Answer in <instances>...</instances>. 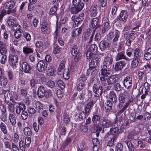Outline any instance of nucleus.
I'll list each match as a JSON object with an SVG mask.
<instances>
[{"mask_svg": "<svg viewBox=\"0 0 151 151\" xmlns=\"http://www.w3.org/2000/svg\"><path fill=\"white\" fill-rule=\"evenodd\" d=\"M112 62L113 58L111 55H108L104 58L102 66L101 67V72L99 75L100 80L101 81L106 80L111 75V71L110 68Z\"/></svg>", "mask_w": 151, "mask_h": 151, "instance_id": "nucleus-1", "label": "nucleus"}, {"mask_svg": "<svg viewBox=\"0 0 151 151\" xmlns=\"http://www.w3.org/2000/svg\"><path fill=\"white\" fill-rule=\"evenodd\" d=\"M119 133V128L117 127L110 128V131L106 134L104 137L105 141L109 142V145H113L114 141L117 139Z\"/></svg>", "mask_w": 151, "mask_h": 151, "instance_id": "nucleus-2", "label": "nucleus"}, {"mask_svg": "<svg viewBox=\"0 0 151 151\" xmlns=\"http://www.w3.org/2000/svg\"><path fill=\"white\" fill-rule=\"evenodd\" d=\"M98 48L95 44L91 45L88 49L86 54V57L88 59H91L93 55H95L97 52Z\"/></svg>", "mask_w": 151, "mask_h": 151, "instance_id": "nucleus-3", "label": "nucleus"}, {"mask_svg": "<svg viewBox=\"0 0 151 151\" xmlns=\"http://www.w3.org/2000/svg\"><path fill=\"white\" fill-rule=\"evenodd\" d=\"M71 54L73 56H75L74 60L76 62L78 61L81 56V51L76 45H74L72 47Z\"/></svg>", "mask_w": 151, "mask_h": 151, "instance_id": "nucleus-4", "label": "nucleus"}, {"mask_svg": "<svg viewBox=\"0 0 151 151\" xmlns=\"http://www.w3.org/2000/svg\"><path fill=\"white\" fill-rule=\"evenodd\" d=\"M119 32L117 30L110 32L107 35V38L109 40H112L113 42H116L118 40Z\"/></svg>", "mask_w": 151, "mask_h": 151, "instance_id": "nucleus-5", "label": "nucleus"}, {"mask_svg": "<svg viewBox=\"0 0 151 151\" xmlns=\"http://www.w3.org/2000/svg\"><path fill=\"white\" fill-rule=\"evenodd\" d=\"M132 78L129 76L126 77L124 79L123 85L124 88L127 90L132 88Z\"/></svg>", "mask_w": 151, "mask_h": 151, "instance_id": "nucleus-6", "label": "nucleus"}, {"mask_svg": "<svg viewBox=\"0 0 151 151\" xmlns=\"http://www.w3.org/2000/svg\"><path fill=\"white\" fill-rule=\"evenodd\" d=\"M93 106V101L91 98H89L87 104L85 106L84 109L86 114H88Z\"/></svg>", "mask_w": 151, "mask_h": 151, "instance_id": "nucleus-7", "label": "nucleus"}, {"mask_svg": "<svg viewBox=\"0 0 151 151\" xmlns=\"http://www.w3.org/2000/svg\"><path fill=\"white\" fill-rule=\"evenodd\" d=\"M103 88L102 86H98L97 85L95 84L93 87V91L94 93V95L96 97H99L100 96L102 93Z\"/></svg>", "mask_w": 151, "mask_h": 151, "instance_id": "nucleus-8", "label": "nucleus"}, {"mask_svg": "<svg viewBox=\"0 0 151 151\" xmlns=\"http://www.w3.org/2000/svg\"><path fill=\"white\" fill-rule=\"evenodd\" d=\"M47 65L46 63L43 60H40L37 64V68L39 71L43 72L47 69Z\"/></svg>", "mask_w": 151, "mask_h": 151, "instance_id": "nucleus-9", "label": "nucleus"}, {"mask_svg": "<svg viewBox=\"0 0 151 151\" xmlns=\"http://www.w3.org/2000/svg\"><path fill=\"white\" fill-rule=\"evenodd\" d=\"M18 57L16 55H12L9 57V63L14 68H15L17 67L16 64L18 62Z\"/></svg>", "mask_w": 151, "mask_h": 151, "instance_id": "nucleus-10", "label": "nucleus"}, {"mask_svg": "<svg viewBox=\"0 0 151 151\" xmlns=\"http://www.w3.org/2000/svg\"><path fill=\"white\" fill-rule=\"evenodd\" d=\"M84 15L83 14H81V15L78 16H73L71 17L72 21L73 22V25L75 26H77L79 23L82 22L84 19Z\"/></svg>", "mask_w": 151, "mask_h": 151, "instance_id": "nucleus-11", "label": "nucleus"}, {"mask_svg": "<svg viewBox=\"0 0 151 151\" xmlns=\"http://www.w3.org/2000/svg\"><path fill=\"white\" fill-rule=\"evenodd\" d=\"M110 44V42L109 40H103L100 42V48L102 51H104L107 48L109 47Z\"/></svg>", "mask_w": 151, "mask_h": 151, "instance_id": "nucleus-12", "label": "nucleus"}, {"mask_svg": "<svg viewBox=\"0 0 151 151\" xmlns=\"http://www.w3.org/2000/svg\"><path fill=\"white\" fill-rule=\"evenodd\" d=\"M4 93V96L6 101V103L7 101L9 102V100L12 101V95L10 92L8 91H6L5 90H4L1 88H0V94Z\"/></svg>", "mask_w": 151, "mask_h": 151, "instance_id": "nucleus-13", "label": "nucleus"}, {"mask_svg": "<svg viewBox=\"0 0 151 151\" xmlns=\"http://www.w3.org/2000/svg\"><path fill=\"white\" fill-rule=\"evenodd\" d=\"M22 68L23 71L26 73H29L32 69V68L26 62H23L21 64Z\"/></svg>", "mask_w": 151, "mask_h": 151, "instance_id": "nucleus-14", "label": "nucleus"}, {"mask_svg": "<svg viewBox=\"0 0 151 151\" xmlns=\"http://www.w3.org/2000/svg\"><path fill=\"white\" fill-rule=\"evenodd\" d=\"M99 19L98 17L94 18L91 19L90 26L92 29H96L100 27V25L98 24Z\"/></svg>", "mask_w": 151, "mask_h": 151, "instance_id": "nucleus-15", "label": "nucleus"}, {"mask_svg": "<svg viewBox=\"0 0 151 151\" xmlns=\"http://www.w3.org/2000/svg\"><path fill=\"white\" fill-rule=\"evenodd\" d=\"M101 125L103 129L107 128L111 126L112 123L110 120L107 119H104L103 120L102 122L101 123Z\"/></svg>", "mask_w": 151, "mask_h": 151, "instance_id": "nucleus-16", "label": "nucleus"}, {"mask_svg": "<svg viewBox=\"0 0 151 151\" xmlns=\"http://www.w3.org/2000/svg\"><path fill=\"white\" fill-rule=\"evenodd\" d=\"M37 95L40 98H42L45 95L46 89L45 87L42 86H40L37 90Z\"/></svg>", "mask_w": 151, "mask_h": 151, "instance_id": "nucleus-17", "label": "nucleus"}, {"mask_svg": "<svg viewBox=\"0 0 151 151\" xmlns=\"http://www.w3.org/2000/svg\"><path fill=\"white\" fill-rule=\"evenodd\" d=\"M128 14L127 12L124 10L121 11L119 15V19L123 22H126L127 19Z\"/></svg>", "mask_w": 151, "mask_h": 151, "instance_id": "nucleus-18", "label": "nucleus"}, {"mask_svg": "<svg viewBox=\"0 0 151 151\" xmlns=\"http://www.w3.org/2000/svg\"><path fill=\"white\" fill-rule=\"evenodd\" d=\"M133 54L134 58L138 60H141L142 59V55L140 50L138 48H136L134 50Z\"/></svg>", "mask_w": 151, "mask_h": 151, "instance_id": "nucleus-19", "label": "nucleus"}, {"mask_svg": "<svg viewBox=\"0 0 151 151\" xmlns=\"http://www.w3.org/2000/svg\"><path fill=\"white\" fill-rule=\"evenodd\" d=\"M98 63L97 58H93L89 63L90 67L92 68V69H91V70H93V71H94L95 67L97 65Z\"/></svg>", "mask_w": 151, "mask_h": 151, "instance_id": "nucleus-20", "label": "nucleus"}, {"mask_svg": "<svg viewBox=\"0 0 151 151\" xmlns=\"http://www.w3.org/2000/svg\"><path fill=\"white\" fill-rule=\"evenodd\" d=\"M112 102L110 100H107L105 105L106 111L107 113H109L112 109Z\"/></svg>", "mask_w": 151, "mask_h": 151, "instance_id": "nucleus-21", "label": "nucleus"}, {"mask_svg": "<svg viewBox=\"0 0 151 151\" xmlns=\"http://www.w3.org/2000/svg\"><path fill=\"white\" fill-rule=\"evenodd\" d=\"M118 78L114 75L109 76L107 78V81L109 84H114L117 82Z\"/></svg>", "mask_w": 151, "mask_h": 151, "instance_id": "nucleus-22", "label": "nucleus"}, {"mask_svg": "<svg viewBox=\"0 0 151 151\" xmlns=\"http://www.w3.org/2000/svg\"><path fill=\"white\" fill-rule=\"evenodd\" d=\"M26 109L25 105L22 103H19L18 106L16 107V112L17 114H19L22 110L24 111Z\"/></svg>", "mask_w": 151, "mask_h": 151, "instance_id": "nucleus-23", "label": "nucleus"}, {"mask_svg": "<svg viewBox=\"0 0 151 151\" xmlns=\"http://www.w3.org/2000/svg\"><path fill=\"white\" fill-rule=\"evenodd\" d=\"M109 98L110 99L111 101L114 104H115L117 101V99L116 93L113 91H110L108 95Z\"/></svg>", "mask_w": 151, "mask_h": 151, "instance_id": "nucleus-24", "label": "nucleus"}, {"mask_svg": "<svg viewBox=\"0 0 151 151\" xmlns=\"http://www.w3.org/2000/svg\"><path fill=\"white\" fill-rule=\"evenodd\" d=\"M125 65V64L124 62L121 61L118 62L115 65V69L117 71L121 70Z\"/></svg>", "mask_w": 151, "mask_h": 151, "instance_id": "nucleus-25", "label": "nucleus"}, {"mask_svg": "<svg viewBox=\"0 0 151 151\" xmlns=\"http://www.w3.org/2000/svg\"><path fill=\"white\" fill-rule=\"evenodd\" d=\"M97 5L92 6L90 9V13L91 16L92 17H95L98 13V9Z\"/></svg>", "mask_w": 151, "mask_h": 151, "instance_id": "nucleus-26", "label": "nucleus"}, {"mask_svg": "<svg viewBox=\"0 0 151 151\" xmlns=\"http://www.w3.org/2000/svg\"><path fill=\"white\" fill-rule=\"evenodd\" d=\"M6 45L3 42L0 41V52L2 55H6L7 50L6 48Z\"/></svg>", "mask_w": 151, "mask_h": 151, "instance_id": "nucleus-27", "label": "nucleus"}, {"mask_svg": "<svg viewBox=\"0 0 151 151\" xmlns=\"http://www.w3.org/2000/svg\"><path fill=\"white\" fill-rule=\"evenodd\" d=\"M127 93V91H124L123 93H120L119 95L118 100L119 102L121 103H124L125 102L126 99L125 96Z\"/></svg>", "mask_w": 151, "mask_h": 151, "instance_id": "nucleus-28", "label": "nucleus"}, {"mask_svg": "<svg viewBox=\"0 0 151 151\" xmlns=\"http://www.w3.org/2000/svg\"><path fill=\"white\" fill-rule=\"evenodd\" d=\"M81 1L82 0H73V4L74 6L79 7L80 9H82L84 5Z\"/></svg>", "mask_w": 151, "mask_h": 151, "instance_id": "nucleus-29", "label": "nucleus"}, {"mask_svg": "<svg viewBox=\"0 0 151 151\" xmlns=\"http://www.w3.org/2000/svg\"><path fill=\"white\" fill-rule=\"evenodd\" d=\"M133 100V99L132 98L130 99L129 100L128 102L125 103V105H124L122 109L119 110L117 113L119 114H120L122 113L127 108L129 103L132 101Z\"/></svg>", "mask_w": 151, "mask_h": 151, "instance_id": "nucleus-30", "label": "nucleus"}, {"mask_svg": "<svg viewBox=\"0 0 151 151\" xmlns=\"http://www.w3.org/2000/svg\"><path fill=\"white\" fill-rule=\"evenodd\" d=\"M127 59L128 58L125 57L122 52H119L115 57V59L116 61L122 59L127 60Z\"/></svg>", "mask_w": 151, "mask_h": 151, "instance_id": "nucleus-31", "label": "nucleus"}, {"mask_svg": "<svg viewBox=\"0 0 151 151\" xmlns=\"http://www.w3.org/2000/svg\"><path fill=\"white\" fill-rule=\"evenodd\" d=\"M82 29L80 28L74 29L72 32V36L73 37H76L80 35Z\"/></svg>", "mask_w": 151, "mask_h": 151, "instance_id": "nucleus-32", "label": "nucleus"}, {"mask_svg": "<svg viewBox=\"0 0 151 151\" xmlns=\"http://www.w3.org/2000/svg\"><path fill=\"white\" fill-rule=\"evenodd\" d=\"M35 108L36 111L40 112L43 109V105L40 102L37 101L35 104Z\"/></svg>", "mask_w": 151, "mask_h": 151, "instance_id": "nucleus-33", "label": "nucleus"}, {"mask_svg": "<svg viewBox=\"0 0 151 151\" xmlns=\"http://www.w3.org/2000/svg\"><path fill=\"white\" fill-rule=\"evenodd\" d=\"M15 2L12 0L6 2L5 5L6 9H12L15 5Z\"/></svg>", "mask_w": 151, "mask_h": 151, "instance_id": "nucleus-34", "label": "nucleus"}, {"mask_svg": "<svg viewBox=\"0 0 151 151\" xmlns=\"http://www.w3.org/2000/svg\"><path fill=\"white\" fill-rule=\"evenodd\" d=\"M144 58L147 60L151 58V48H149L144 54Z\"/></svg>", "mask_w": 151, "mask_h": 151, "instance_id": "nucleus-35", "label": "nucleus"}, {"mask_svg": "<svg viewBox=\"0 0 151 151\" xmlns=\"http://www.w3.org/2000/svg\"><path fill=\"white\" fill-rule=\"evenodd\" d=\"M8 82L6 78L4 76H2L0 78V85L4 86L6 85Z\"/></svg>", "mask_w": 151, "mask_h": 151, "instance_id": "nucleus-36", "label": "nucleus"}, {"mask_svg": "<svg viewBox=\"0 0 151 151\" xmlns=\"http://www.w3.org/2000/svg\"><path fill=\"white\" fill-rule=\"evenodd\" d=\"M9 117L12 124L13 126L15 125L16 124V120L15 116L12 114H9Z\"/></svg>", "mask_w": 151, "mask_h": 151, "instance_id": "nucleus-37", "label": "nucleus"}, {"mask_svg": "<svg viewBox=\"0 0 151 151\" xmlns=\"http://www.w3.org/2000/svg\"><path fill=\"white\" fill-rule=\"evenodd\" d=\"M82 9H80L79 7L78 6H74V7H71L69 8L68 11H70L71 12L73 13H77Z\"/></svg>", "mask_w": 151, "mask_h": 151, "instance_id": "nucleus-38", "label": "nucleus"}, {"mask_svg": "<svg viewBox=\"0 0 151 151\" xmlns=\"http://www.w3.org/2000/svg\"><path fill=\"white\" fill-rule=\"evenodd\" d=\"M6 103L8 105V111L11 113L14 112V104L9 101H7Z\"/></svg>", "mask_w": 151, "mask_h": 151, "instance_id": "nucleus-39", "label": "nucleus"}, {"mask_svg": "<svg viewBox=\"0 0 151 151\" xmlns=\"http://www.w3.org/2000/svg\"><path fill=\"white\" fill-rule=\"evenodd\" d=\"M24 134L27 136H31L32 135V132L30 129L28 127H26L24 129Z\"/></svg>", "mask_w": 151, "mask_h": 151, "instance_id": "nucleus-40", "label": "nucleus"}, {"mask_svg": "<svg viewBox=\"0 0 151 151\" xmlns=\"http://www.w3.org/2000/svg\"><path fill=\"white\" fill-rule=\"evenodd\" d=\"M24 53L25 54L33 52V50L31 48L27 47H24L23 48Z\"/></svg>", "mask_w": 151, "mask_h": 151, "instance_id": "nucleus-41", "label": "nucleus"}, {"mask_svg": "<svg viewBox=\"0 0 151 151\" xmlns=\"http://www.w3.org/2000/svg\"><path fill=\"white\" fill-rule=\"evenodd\" d=\"M0 127L2 131L5 134H6L7 131L6 129V127L5 124L3 122L0 123Z\"/></svg>", "mask_w": 151, "mask_h": 151, "instance_id": "nucleus-42", "label": "nucleus"}, {"mask_svg": "<svg viewBox=\"0 0 151 151\" xmlns=\"http://www.w3.org/2000/svg\"><path fill=\"white\" fill-rule=\"evenodd\" d=\"M26 144L23 140L20 141L19 142V149L22 151H25Z\"/></svg>", "mask_w": 151, "mask_h": 151, "instance_id": "nucleus-43", "label": "nucleus"}, {"mask_svg": "<svg viewBox=\"0 0 151 151\" xmlns=\"http://www.w3.org/2000/svg\"><path fill=\"white\" fill-rule=\"evenodd\" d=\"M38 84L37 80L32 78L30 81V86L31 87H34L36 86Z\"/></svg>", "mask_w": 151, "mask_h": 151, "instance_id": "nucleus-44", "label": "nucleus"}, {"mask_svg": "<svg viewBox=\"0 0 151 151\" xmlns=\"http://www.w3.org/2000/svg\"><path fill=\"white\" fill-rule=\"evenodd\" d=\"M36 46L38 48H39V51L41 52H42L44 50H43L42 48L43 46V43L40 41H38L36 43Z\"/></svg>", "mask_w": 151, "mask_h": 151, "instance_id": "nucleus-45", "label": "nucleus"}, {"mask_svg": "<svg viewBox=\"0 0 151 151\" xmlns=\"http://www.w3.org/2000/svg\"><path fill=\"white\" fill-rule=\"evenodd\" d=\"M47 72L46 75L47 76H53L54 73V70L53 68L52 67H49Z\"/></svg>", "mask_w": 151, "mask_h": 151, "instance_id": "nucleus-46", "label": "nucleus"}, {"mask_svg": "<svg viewBox=\"0 0 151 151\" xmlns=\"http://www.w3.org/2000/svg\"><path fill=\"white\" fill-rule=\"evenodd\" d=\"M49 28L48 24L46 23H44L41 27L42 31L43 32H45L48 30Z\"/></svg>", "mask_w": 151, "mask_h": 151, "instance_id": "nucleus-47", "label": "nucleus"}, {"mask_svg": "<svg viewBox=\"0 0 151 151\" xmlns=\"http://www.w3.org/2000/svg\"><path fill=\"white\" fill-rule=\"evenodd\" d=\"M126 144L129 151H134V147L132 142L129 141H128L126 142Z\"/></svg>", "mask_w": 151, "mask_h": 151, "instance_id": "nucleus-48", "label": "nucleus"}, {"mask_svg": "<svg viewBox=\"0 0 151 151\" xmlns=\"http://www.w3.org/2000/svg\"><path fill=\"white\" fill-rule=\"evenodd\" d=\"M58 7V4H54L53 7H52L50 10V13L52 15L54 14L57 10V8Z\"/></svg>", "mask_w": 151, "mask_h": 151, "instance_id": "nucleus-49", "label": "nucleus"}, {"mask_svg": "<svg viewBox=\"0 0 151 151\" xmlns=\"http://www.w3.org/2000/svg\"><path fill=\"white\" fill-rule=\"evenodd\" d=\"M140 60L134 58L133 60L132 61L131 66L132 67V68H134L137 67L138 65L139 61Z\"/></svg>", "mask_w": 151, "mask_h": 151, "instance_id": "nucleus-50", "label": "nucleus"}, {"mask_svg": "<svg viewBox=\"0 0 151 151\" xmlns=\"http://www.w3.org/2000/svg\"><path fill=\"white\" fill-rule=\"evenodd\" d=\"M57 83L58 86L61 89H63L65 86V84L64 83L63 81L61 80H59L57 82Z\"/></svg>", "mask_w": 151, "mask_h": 151, "instance_id": "nucleus-51", "label": "nucleus"}, {"mask_svg": "<svg viewBox=\"0 0 151 151\" xmlns=\"http://www.w3.org/2000/svg\"><path fill=\"white\" fill-rule=\"evenodd\" d=\"M21 117L22 119L24 120L27 119L28 117V114L27 112L24 110L22 111L21 114Z\"/></svg>", "mask_w": 151, "mask_h": 151, "instance_id": "nucleus-52", "label": "nucleus"}, {"mask_svg": "<svg viewBox=\"0 0 151 151\" xmlns=\"http://www.w3.org/2000/svg\"><path fill=\"white\" fill-rule=\"evenodd\" d=\"M114 88L116 91H119L121 90L122 86L119 83H117L115 84Z\"/></svg>", "mask_w": 151, "mask_h": 151, "instance_id": "nucleus-53", "label": "nucleus"}, {"mask_svg": "<svg viewBox=\"0 0 151 151\" xmlns=\"http://www.w3.org/2000/svg\"><path fill=\"white\" fill-rule=\"evenodd\" d=\"M47 86L50 88H53L55 85V82L52 81H49L47 83Z\"/></svg>", "mask_w": 151, "mask_h": 151, "instance_id": "nucleus-54", "label": "nucleus"}, {"mask_svg": "<svg viewBox=\"0 0 151 151\" xmlns=\"http://www.w3.org/2000/svg\"><path fill=\"white\" fill-rule=\"evenodd\" d=\"M20 26L17 23H16L14 22V24L12 27V29L13 30V31H17L18 30L20 29Z\"/></svg>", "mask_w": 151, "mask_h": 151, "instance_id": "nucleus-55", "label": "nucleus"}, {"mask_svg": "<svg viewBox=\"0 0 151 151\" xmlns=\"http://www.w3.org/2000/svg\"><path fill=\"white\" fill-rule=\"evenodd\" d=\"M100 119V118L99 116L98 115H95L92 117V121L94 123H96L97 121H99Z\"/></svg>", "mask_w": 151, "mask_h": 151, "instance_id": "nucleus-56", "label": "nucleus"}, {"mask_svg": "<svg viewBox=\"0 0 151 151\" xmlns=\"http://www.w3.org/2000/svg\"><path fill=\"white\" fill-rule=\"evenodd\" d=\"M106 0H99L98 3L100 6L102 7H105L106 5Z\"/></svg>", "mask_w": 151, "mask_h": 151, "instance_id": "nucleus-57", "label": "nucleus"}, {"mask_svg": "<svg viewBox=\"0 0 151 151\" xmlns=\"http://www.w3.org/2000/svg\"><path fill=\"white\" fill-rule=\"evenodd\" d=\"M123 148V146L121 143H118L116 147V151H122Z\"/></svg>", "mask_w": 151, "mask_h": 151, "instance_id": "nucleus-58", "label": "nucleus"}, {"mask_svg": "<svg viewBox=\"0 0 151 151\" xmlns=\"http://www.w3.org/2000/svg\"><path fill=\"white\" fill-rule=\"evenodd\" d=\"M11 145L12 151H19V148L15 143H12Z\"/></svg>", "mask_w": 151, "mask_h": 151, "instance_id": "nucleus-59", "label": "nucleus"}, {"mask_svg": "<svg viewBox=\"0 0 151 151\" xmlns=\"http://www.w3.org/2000/svg\"><path fill=\"white\" fill-rule=\"evenodd\" d=\"M84 87L85 84L84 83H79L78 85L77 89L78 91H80L81 90V89H83V88Z\"/></svg>", "mask_w": 151, "mask_h": 151, "instance_id": "nucleus-60", "label": "nucleus"}, {"mask_svg": "<svg viewBox=\"0 0 151 151\" xmlns=\"http://www.w3.org/2000/svg\"><path fill=\"white\" fill-rule=\"evenodd\" d=\"M55 50H53V52L54 54H56L58 53L61 50L60 47L58 46L55 45Z\"/></svg>", "mask_w": 151, "mask_h": 151, "instance_id": "nucleus-61", "label": "nucleus"}, {"mask_svg": "<svg viewBox=\"0 0 151 151\" xmlns=\"http://www.w3.org/2000/svg\"><path fill=\"white\" fill-rule=\"evenodd\" d=\"M24 37L27 41H29L31 40V36L27 32H25L23 34Z\"/></svg>", "mask_w": 151, "mask_h": 151, "instance_id": "nucleus-62", "label": "nucleus"}, {"mask_svg": "<svg viewBox=\"0 0 151 151\" xmlns=\"http://www.w3.org/2000/svg\"><path fill=\"white\" fill-rule=\"evenodd\" d=\"M101 38V35L100 33H96L94 37L95 41L98 42L100 40Z\"/></svg>", "mask_w": 151, "mask_h": 151, "instance_id": "nucleus-63", "label": "nucleus"}, {"mask_svg": "<svg viewBox=\"0 0 151 151\" xmlns=\"http://www.w3.org/2000/svg\"><path fill=\"white\" fill-rule=\"evenodd\" d=\"M52 95V93L50 90L49 89L46 91L45 96L46 98H48Z\"/></svg>", "mask_w": 151, "mask_h": 151, "instance_id": "nucleus-64", "label": "nucleus"}]
</instances>
